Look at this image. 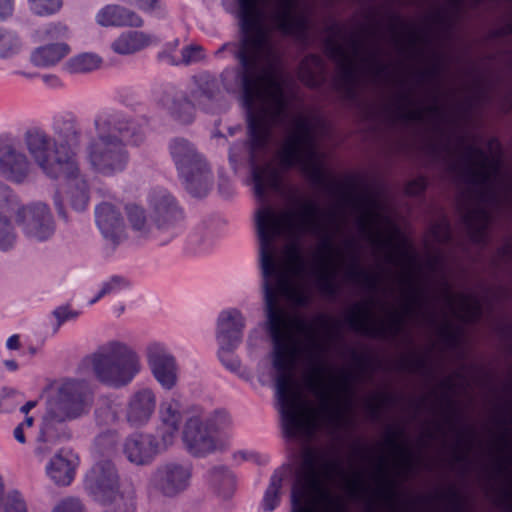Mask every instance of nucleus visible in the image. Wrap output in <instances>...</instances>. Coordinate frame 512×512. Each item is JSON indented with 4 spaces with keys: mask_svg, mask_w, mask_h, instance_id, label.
I'll return each mask as SVG.
<instances>
[{
    "mask_svg": "<svg viewBox=\"0 0 512 512\" xmlns=\"http://www.w3.org/2000/svg\"><path fill=\"white\" fill-rule=\"evenodd\" d=\"M265 308L273 341V366L284 432L311 440L323 426L337 428L343 419L341 394L349 390L351 375L341 371L325 380L328 367L321 361L327 350L320 336L329 337L332 322L318 314L311 322L287 314L278 306L277 286L264 281Z\"/></svg>",
    "mask_w": 512,
    "mask_h": 512,
    "instance_id": "f257e3e1",
    "label": "nucleus"
},
{
    "mask_svg": "<svg viewBox=\"0 0 512 512\" xmlns=\"http://www.w3.org/2000/svg\"><path fill=\"white\" fill-rule=\"evenodd\" d=\"M320 217V208L311 200L301 202L298 211L277 212L265 205L256 213L260 242V261L264 281L276 276L277 290L288 300L306 305L309 297L304 287L307 263L302 255L300 239L309 233L319 239L317 260L332 263L338 257L334 246L335 232L342 228L336 223V211Z\"/></svg>",
    "mask_w": 512,
    "mask_h": 512,
    "instance_id": "f03ea898",
    "label": "nucleus"
},
{
    "mask_svg": "<svg viewBox=\"0 0 512 512\" xmlns=\"http://www.w3.org/2000/svg\"><path fill=\"white\" fill-rule=\"evenodd\" d=\"M480 145L476 137L459 136L434 148V157L443 163L448 175L468 186L463 218L472 241L478 244L485 241L490 210L512 202V171L504 174L499 157L488 156ZM499 258L512 264V241L501 248Z\"/></svg>",
    "mask_w": 512,
    "mask_h": 512,
    "instance_id": "7ed1b4c3",
    "label": "nucleus"
},
{
    "mask_svg": "<svg viewBox=\"0 0 512 512\" xmlns=\"http://www.w3.org/2000/svg\"><path fill=\"white\" fill-rule=\"evenodd\" d=\"M271 6L263 7L260 27L265 35V43L259 45L251 53L244 55L243 33H241L240 48L235 53L242 65L241 85L245 106L247 107L248 122H286L288 101L283 91V79L280 72V52L272 37L265 20L282 33L298 38L305 36L307 18L303 9L299 8V0H295L292 14L302 18L299 29L285 31L272 18Z\"/></svg>",
    "mask_w": 512,
    "mask_h": 512,
    "instance_id": "20e7f679",
    "label": "nucleus"
},
{
    "mask_svg": "<svg viewBox=\"0 0 512 512\" xmlns=\"http://www.w3.org/2000/svg\"><path fill=\"white\" fill-rule=\"evenodd\" d=\"M345 203L357 212L356 223L360 233L374 247L385 261L402 270L400 313L404 318L413 319L427 326H435L438 322V311L435 303L426 300L424 289L417 285L412 277L411 269L415 263V255L406 247L404 240H397L398 230L391 225L381 200L372 194H345Z\"/></svg>",
    "mask_w": 512,
    "mask_h": 512,
    "instance_id": "39448f33",
    "label": "nucleus"
},
{
    "mask_svg": "<svg viewBox=\"0 0 512 512\" xmlns=\"http://www.w3.org/2000/svg\"><path fill=\"white\" fill-rule=\"evenodd\" d=\"M336 478L353 498L366 491L361 471L349 476L329 450L305 447L292 490V502L298 506L293 512H346L343 497L327 487V482Z\"/></svg>",
    "mask_w": 512,
    "mask_h": 512,
    "instance_id": "423d86ee",
    "label": "nucleus"
},
{
    "mask_svg": "<svg viewBox=\"0 0 512 512\" xmlns=\"http://www.w3.org/2000/svg\"><path fill=\"white\" fill-rule=\"evenodd\" d=\"M325 51L337 66L336 86L347 94L353 93L360 77L385 81L394 74L393 64L376 36L353 32L340 39L331 37Z\"/></svg>",
    "mask_w": 512,
    "mask_h": 512,
    "instance_id": "0eeeda50",
    "label": "nucleus"
},
{
    "mask_svg": "<svg viewBox=\"0 0 512 512\" xmlns=\"http://www.w3.org/2000/svg\"><path fill=\"white\" fill-rule=\"evenodd\" d=\"M323 119L315 114H298L288 126L278 151L282 169L299 166L315 183L324 180L323 154L318 150V137L324 131Z\"/></svg>",
    "mask_w": 512,
    "mask_h": 512,
    "instance_id": "6e6552de",
    "label": "nucleus"
},
{
    "mask_svg": "<svg viewBox=\"0 0 512 512\" xmlns=\"http://www.w3.org/2000/svg\"><path fill=\"white\" fill-rule=\"evenodd\" d=\"M96 135L85 148L91 169L104 176L122 172L128 163L125 139L130 133L128 122L114 115H100L95 120Z\"/></svg>",
    "mask_w": 512,
    "mask_h": 512,
    "instance_id": "1a4fd4ad",
    "label": "nucleus"
},
{
    "mask_svg": "<svg viewBox=\"0 0 512 512\" xmlns=\"http://www.w3.org/2000/svg\"><path fill=\"white\" fill-rule=\"evenodd\" d=\"M95 379L102 385L121 389L128 386L140 373V356L121 341H108L86 357Z\"/></svg>",
    "mask_w": 512,
    "mask_h": 512,
    "instance_id": "9d476101",
    "label": "nucleus"
},
{
    "mask_svg": "<svg viewBox=\"0 0 512 512\" xmlns=\"http://www.w3.org/2000/svg\"><path fill=\"white\" fill-rule=\"evenodd\" d=\"M295 0H238L241 33H243L244 55H251L259 45L265 42L260 27L263 7L270 5L272 18L285 31L297 30L302 18L292 14Z\"/></svg>",
    "mask_w": 512,
    "mask_h": 512,
    "instance_id": "9b49d317",
    "label": "nucleus"
},
{
    "mask_svg": "<svg viewBox=\"0 0 512 512\" xmlns=\"http://www.w3.org/2000/svg\"><path fill=\"white\" fill-rule=\"evenodd\" d=\"M443 65V61L437 57L432 65L416 72L414 83H409L406 79L399 81V87L392 100V113L395 120L405 123L412 121L427 123L430 119L441 116L439 105L436 102L426 104L417 96V89L425 82L439 78Z\"/></svg>",
    "mask_w": 512,
    "mask_h": 512,
    "instance_id": "f8f14e48",
    "label": "nucleus"
},
{
    "mask_svg": "<svg viewBox=\"0 0 512 512\" xmlns=\"http://www.w3.org/2000/svg\"><path fill=\"white\" fill-rule=\"evenodd\" d=\"M492 413L499 433L495 439L496 455L493 459L489 479L506 476L512 467V370L493 389Z\"/></svg>",
    "mask_w": 512,
    "mask_h": 512,
    "instance_id": "ddd939ff",
    "label": "nucleus"
},
{
    "mask_svg": "<svg viewBox=\"0 0 512 512\" xmlns=\"http://www.w3.org/2000/svg\"><path fill=\"white\" fill-rule=\"evenodd\" d=\"M93 401L94 393L87 381L67 379L47 400L44 417L62 426L66 421L75 420L88 414Z\"/></svg>",
    "mask_w": 512,
    "mask_h": 512,
    "instance_id": "4468645a",
    "label": "nucleus"
},
{
    "mask_svg": "<svg viewBox=\"0 0 512 512\" xmlns=\"http://www.w3.org/2000/svg\"><path fill=\"white\" fill-rule=\"evenodd\" d=\"M435 301L443 305L439 334L450 345L458 342V333L454 329L449 315L464 322H473L480 318L482 309L477 295L472 292L454 293L447 280H444L440 290L434 295Z\"/></svg>",
    "mask_w": 512,
    "mask_h": 512,
    "instance_id": "2eb2a0df",
    "label": "nucleus"
},
{
    "mask_svg": "<svg viewBox=\"0 0 512 512\" xmlns=\"http://www.w3.org/2000/svg\"><path fill=\"white\" fill-rule=\"evenodd\" d=\"M25 146L38 166L51 178L62 173L77 172V161L67 151H60L57 143L44 131L31 128L24 135Z\"/></svg>",
    "mask_w": 512,
    "mask_h": 512,
    "instance_id": "dca6fc26",
    "label": "nucleus"
},
{
    "mask_svg": "<svg viewBox=\"0 0 512 512\" xmlns=\"http://www.w3.org/2000/svg\"><path fill=\"white\" fill-rule=\"evenodd\" d=\"M375 304L374 297L365 304L356 303L346 316V322L355 331L373 338H394L404 328L406 319L397 309L390 310L386 319L376 318L371 306Z\"/></svg>",
    "mask_w": 512,
    "mask_h": 512,
    "instance_id": "f3484780",
    "label": "nucleus"
},
{
    "mask_svg": "<svg viewBox=\"0 0 512 512\" xmlns=\"http://www.w3.org/2000/svg\"><path fill=\"white\" fill-rule=\"evenodd\" d=\"M191 479L192 467L188 463L165 461L152 471L147 481V493L164 501L175 500L188 490Z\"/></svg>",
    "mask_w": 512,
    "mask_h": 512,
    "instance_id": "a211bd4d",
    "label": "nucleus"
},
{
    "mask_svg": "<svg viewBox=\"0 0 512 512\" xmlns=\"http://www.w3.org/2000/svg\"><path fill=\"white\" fill-rule=\"evenodd\" d=\"M224 415L190 417L183 430V441L190 454L197 457L206 456L224 447L217 434L225 427Z\"/></svg>",
    "mask_w": 512,
    "mask_h": 512,
    "instance_id": "6ab92c4d",
    "label": "nucleus"
},
{
    "mask_svg": "<svg viewBox=\"0 0 512 512\" xmlns=\"http://www.w3.org/2000/svg\"><path fill=\"white\" fill-rule=\"evenodd\" d=\"M85 487L99 503H111L118 496L119 475L115 465L110 460L96 462L85 476Z\"/></svg>",
    "mask_w": 512,
    "mask_h": 512,
    "instance_id": "aec40b11",
    "label": "nucleus"
},
{
    "mask_svg": "<svg viewBox=\"0 0 512 512\" xmlns=\"http://www.w3.org/2000/svg\"><path fill=\"white\" fill-rule=\"evenodd\" d=\"M392 40L400 53L409 57L422 56L432 45V27L427 23H407L401 30L393 31Z\"/></svg>",
    "mask_w": 512,
    "mask_h": 512,
    "instance_id": "412c9836",
    "label": "nucleus"
},
{
    "mask_svg": "<svg viewBox=\"0 0 512 512\" xmlns=\"http://www.w3.org/2000/svg\"><path fill=\"white\" fill-rule=\"evenodd\" d=\"M11 204L17 207L16 221L28 237L45 240L52 235V215L45 204L36 203L26 207H18L16 201Z\"/></svg>",
    "mask_w": 512,
    "mask_h": 512,
    "instance_id": "4be33fe9",
    "label": "nucleus"
},
{
    "mask_svg": "<svg viewBox=\"0 0 512 512\" xmlns=\"http://www.w3.org/2000/svg\"><path fill=\"white\" fill-rule=\"evenodd\" d=\"M146 358L157 382L167 390L172 389L177 382L174 356L163 345L153 342L146 347Z\"/></svg>",
    "mask_w": 512,
    "mask_h": 512,
    "instance_id": "5701e85b",
    "label": "nucleus"
},
{
    "mask_svg": "<svg viewBox=\"0 0 512 512\" xmlns=\"http://www.w3.org/2000/svg\"><path fill=\"white\" fill-rule=\"evenodd\" d=\"M95 221L103 238L114 248L126 238L124 218L118 208L103 202L95 208Z\"/></svg>",
    "mask_w": 512,
    "mask_h": 512,
    "instance_id": "b1692460",
    "label": "nucleus"
},
{
    "mask_svg": "<svg viewBox=\"0 0 512 512\" xmlns=\"http://www.w3.org/2000/svg\"><path fill=\"white\" fill-rule=\"evenodd\" d=\"M156 408V396L152 389L141 388L135 391L126 407V420L132 426H141L152 417Z\"/></svg>",
    "mask_w": 512,
    "mask_h": 512,
    "instance_id": "393cba45",
    "label": "nucleus"
},
{
    "mask_svg": "<svg viewBox=\"0 0 512 512\" xmlns=\"http://www.w3.org/2000/svg\"><path fill=\"white\" fill-rule=\"evenodd\" d=\"M157 103L174 118L189 123L194 116V105L186 94L174 87L163 88L156 94Z\"/></svg>",
    "mask_w": 512,
    "mask_h": 512,
    "instance_id": "a878e982",
    "label": "nucleus"
},
{
    "mask_svg": "<svg viewBox=\"0 0 512 512\" xmlns=\"http://www.w3.org/2000/svg\"><path fill=\"white\" fill-rule=\"evenodd\" d=\"M127 460L135 465L150 463L158 452L154 436L149 434H133L128 437L123 446Z\"/></svg>",
    "mask_w": 512,
    "mask_h": 512,
    "instance_id": "bb28decb",
    "label": "nucleus"
},
{
    "mask_svg": "<svg viewBox=\"0 0 512 512\" xmlns=\"http://www.w3.org/2000/svg\"><path fill=\"white\" fill-rule=\"evenodd\" d=\"M149 204L158 228L170 226L181 218L179 208L166 191H153L149 197Z\"/></svg>",
    "mask_w": 512,
    "mask_h": 512,
    "instance_id": "cd10ccee",
    "label": "nucleus"
},
{
    "mask_svg": "<svg viewBox=\"0 0 512 512\" xmlns=\"http://www.w3.org/2000/svg\"><path fill=\"white\" fill-rule=\"evenodd\" d=\"M76 460L70 450L61 449L48 462L46 473L56 485L67 486L74 478Z\"/></svg>",
    "mask_w": 512,
    "mask_h": 512,
    "instance_id": "c85d7f7f",
    "label": "nucleus"
},
{
    "mask_svg": "<svg viewBox=\"0 0 512 512\" xmlns=\"http://www.w3.org/2000/svg\"><path fill=\"white\" fill-rule=\"evenodd\" d=\"M95 19L103 27H141L143 25V19L136 12L116 4L101 8Z\"/></svg>",
    "mask_w": 512,
    "mask_h": 512,
    "instance_id": "c756f323",
    "label": "nucleus"
},
{
    "mask_svg": "<svg viewBox=\"0 0 512 512\" xmlns=\"http://www.w3.org/2000/svg\"><path fill=\"white\" fill-rule=\"evenodd\" d=\"M29 161L25 154L12 146L0 151V173L14 182H22L28 175Z\"/></svg>",
    "mask_w": 512,
    "mask_h": 512,
    "instance_id": "7c9ffc66",
    "label": "nucleus"
},
{
    "mask_svg": "<svg viewBox=\"0 0 512 512\" xmlns=\"http://www.w3.org/2000/svg\"><path fill=\"white\" fill-rule=\"evenodd\" d=\"M170 154L179 172L187 173V170L202 163L204 158L195 146L184 138H175L170 144Z\"/></svg>",
    "mask_w": 512,
    "mask_h": 512,
    "instance_id": "2f4dec72",
    "label": "nucleus"
},
{
    "mask_svg": "<svg viewBox=\"0 0 512 512\" xmlns=\"http://www.w3.org/2000/svg\"><path fill=\"white\" fill-rule=\"evenodd\" d=\"M181 178L184 180L187 191L195 197H203L207 195L213 185V175L206 161L199 163L182 173Z\"/></svg>",
    "mask_w": 512,
    "mask_h": 512,
    "instance_id": "473e14b6",
    "label": "nucleus"
},
{
    "mask_svg": "<svg viewBox=\"0 0 512 512\" xmlns=\"http://www.w3.org/2000/svg\"><path fill=\"white\" fill-rule=\"evenodd\" d=\"M160 419L163 429L162 440L165 446L171 445L182 422L180 403L173 399L163 402L160 406Z\"/></svg>",
    "mask_w": 512,
    "mask_h": 512,
    "instance_id": "72a5a7b5",
    "label": "nucleus"
},
{
    "mask_svg": "<svg viewBox=\"0 0 512 512\" xmlns=\"http://www.w3.org/2000/svg\"><path fill=\"white\" fill-rule=\"evenodd\" d=\"M244 320L238 310L221 313L218 320V339L222 345L230 346L240 341Z\"/></svg>",
    "mask_w": 512,
    "mask_h": 512,
    "instance_id": "f704fd0d",
    "label": "nucleus"
},
{
    "mask_svg": "<svg viewBox=\"0 0 512 512\" xmlns=\"http://www.w3.org/2000/svg\"><path fill=\"white\" fill-rule=\"evenodd\" d=\"M57 423L44 417L40 434L36 439L35 453L40 458H45L53 451L56 439H70L71 433L65 425L56 428Z\"/></svg>",
    "mask_w": 512,
    "mask_h": 512,
    "instance_id": "c9c22d12",
    "label": "nucleus"
},
{
    "mask_svg": "<svg viewBox=\"0 0 512 512\" xmlns=\"http://www.w3.org/2000/svg\"><path fill=\"white\" fill-rule=\"evenodd\" d=\"M255 194L264 199L267 191H280L281 171L272 164L253 166Z\"/></svg>",
    "mask_w": 512,
    "mask_h": 512,
    "instance_id": "e433bc0d",
    "label": "nucleus"
},
{
    "mask_svg": "<svg viewBox=\"0 0 512 512\" xmlns=\"http://www.w3.org/2000/svg\"><path fill=\"white\" fill-rule=\"evenodd\" d=\"M155 41V37L143 31H128L121 33L112 43L114 52L121 55L136 53Z\"/></svg>",
    "mask_w": 512,
    "mask_h": 512,
    "instance_id": "4c0bfd02",
    "label": "nucleus"
},
{
    "mask_svg": "<svg viewBox=\"0 0 512 512\" xmlns=\"http://www.w3.org/2000/svg\"><path fill=\"white\" fill-rule=\"evenodd\" d=\"M61 176L67 179V196L71 206L77 211L84 210L89 201V189L86 180L80 175L79 167L76 173H62Z\"/></svg>",
    "mask_w": 512,
    "mask_h": 512,
    "instance_id": "58836bf2",
    "label": "nucleus"
},
{
    "mask_svg": "<svg viewBox=\"0 0 512 512\" xmlns=\"http://www.w3.org/2000/svg\"><path fill=\"white\" fill-rule=\"evenodd\" d=\"M70 53V47L64 42L50 43L36 48L31 61L38 67H50L60 62Z\"/></svg>",
    "mask_w": 512,
    "mask_h": 512,
    "instance_id": "ea45409f",
    "label": "nucleus"
},
{
    "mask_svg": "<svg viewBox=\"0 0 512 512\" xmlns=\"http://www.w3.org/2000/svg\"><path fill=\"white\" fill-rule=\"evenodd\" d=\"M323 61L316 55L306 57L299 68V78L309 87L319 86L323 80Z\"/></svg>",
    "mask_w": 512,
    "mask_h": 512,
    "instance_id": "a19ab883",
    "label": "nucleus"
},
{
    "mask_svg": "<svg viewBox=\"0 0 512 512\" xmlns=\"http://www.w3.org/2000/svg\"><path fill=\"white\" fill-rule=\"evenodd\" d=\"M54 131L57 136L54 141L57 143L59 150L69 152L75 159L72 149L79 144V129L72 122L66 121L55 125Z\"/></svg>",
    "mask_w": 512,
    "mask_h": 512,
    "instance_id": "79ce46f5",
    "label": "nucleus"
},
{
    "mask_svg": "<svg viewBox=\"0 0 512 512\" xmlns=\"http://www.w3.org/2000/svg\"><path fill=\"white\" fill-rule=\"evenodd\" d=\"M120 405L116 400L102 398L94 411L95 422L100 427H109L120 419Z\"/></svg>",
    "mask_w": 512,
    "mask_h": 512,
    "instance_id": "37998d69",
    "label": "nucleus"
},
{
    "mask_svg": "<svg viewBox=\"0 0 512 512\" xmlns=\"http://www.w3.org/2000/svg\"><path fill=\"white\" fill-rule=\"evenodd\" d=\"M126 213L130 226L138 237H147L153 232L154 225L148 220L146 212L142 207L136 204L128 205Z\"/></svg>",
    "mask_w": 512,
    "mask_h": 512,
    "instance_id": "c03bdc74",
    "label": "nucleus"
},
{
    "mask_svg": "<svg viewBox=\"0 0 512 512\" xmlns=\"http://www.w3.org/2000/svg\"><path fill=\"white\" fill-rule=\"evenodd\" d=\"M374 472L373 478L380 485L379 493L386 499L391 500L394 497L393 483L388 478V459L381 454L372 458Z\"/></svg>",
    "mask_w": 512,
    "mask_h": 512,
    "instance_id": "a18cd8bd",
    "label": "nucleus"
},
{
    "mask_svg": "<svg viewBox=\"0 0 512 512\" xmlns=\"http://www.w3.org/2000/svg\"><path fill=\"white\" fill-rule=\"evenodd\" d=\"M211 483L220 497L229 499L235 489V480L232 473L224 468H215L211 474Z\"/></svg>",
    "mask_w": 512,
    "mask_h": 512,
    "instance_id": "49530a36",
    "label": "nucleus"
},
{
    "mask_svg": "<svg viewBox=\"0 0 512 512\" xmlns=\"http://www.w3.org/2000/svg\"><path fill=\"white\" fill-rule=\"evenodd\" d=\"M195 90L193 96L196 99H213L219 92L217 80L208 74H199L193 78Z\"/></svg>",
    "mask_w": 512,
    "mask_h": 512,
    "instance_id": "de8ad7c7",
    "label": "nucleus"
},
{
    "mask_svg": "<svg viewBox=\"0 0 512 512\" xmlns=\"http://www.w3.org/2000/svg\"><path fill=\"white\" fill-rule=\"evenodd\" d=\"M337 264L344 267L345 276L348 280L358 283L364 274L365 268L360 266L357 253H350L348 257L344 253H338Z\"/></svg>",
    "mask_w": 512,
    "mask_h": 512,
    "instance_id": "09e8293b",
    "label": "nucleus"
},
{
    "mask_svg": "<svg viewBox=\"0 0 512 512\" xmlns=\"http://www.w3.org/2000/svg\"><path fill=\"white\" fill-rule=\"evenodd\" d=\"M100 63L101 60L98 56L85 53L69 59L66 67L72 73H85L97 69Z\"/></svg>",
    "mask_w": 512,
    "mask_h": 512,
    "instance_id": "8fccbe9b",
    "label": "nucleus"
},
{
    "mask_svg": "<svg viewBox=\"0 0 512 512\" xmlns=\"http://www.w3.org/2000/svg\"><path fill=\"white\" fill-rule=\"evenodd\" d=\"M285 476L284 471H277L271 477L270 484L264 496V509L272 511L279 503V492L282 487V481Z\"/></svg>",
    "mask_w": 512,
    "mask_h": 512,
    "instance_id": "3c124183",
    "label": "nucleus"
},
{
    "mask_svg": "<svg viewBox=\"0 0 512 512\" xmlns=\"http://www.w3.org/2000/svg\"><path fill=\"white\" fill-rule=\"evenodd\" d=\"M385 443L389 448H391L392 452L396 456L398 464L407 470L410 469L413 461L410 449L399 443L397 436L394 434L388 435L385 439Z\"/></svg>",
    "mask_w": 512,
    "mask_h": 512,
    "instance_id": "603ef678",
    "label": "nucleus"
},
{
    "mask_svg": "<svg viewBox=\"0 0 512 512\" xmlns=\"http://www.w3.org/2000/svg\"><path fill=\"white\" fill-rule=\"evenodd\" d=\"M106 506L104 512H135L136 496L133 491L118 496L111 503H101Z\"/></svg>",
    "mask_w": 512,
    "mask_h": 512,
    "instance_id": "864d4df0",
    "label": "nucleus"
},
{
    "mask_svg": "<svg viewBox=\"0 0 512 512\" xmlns=\"http://www.w3.org/2000/svg\"><path fill=\"white\" fill-rule=\"evenodd\" d=\"M0 503L1 512H27L26 502L17 491L10 492L5 498L2 495Z\"/></svg>",
    "mask_w": 512,
    "mask_h": 512,
    "instance_id": "5fc2aeb1",
    "label": "nucleus"
},
{
    "mask_svg": "<svg viewBox=\"0 0 512 512\" xmlns=\"http://www.w3.org/2000/svg\"><path fill=\"white\" fill-rule=\"evenodd\" d=\"M31 11L44 16L57 12L62 7V0H28Z\"/></svg>",
    "mask_w": 512,
    "mask_h": 512,
    "instance_id": "6e6d98bb",
    "label": "nucleus"
},
{
    "mask_svg": "<svg viewBox=\"0 0 512 512\" xmlns=\"http://www.w3.org/2000/svg\"><path fill=\"white\" fill-rule=\"evenodd\" d=\"M15 243V233L11 221L0 214V249L6 250Z\"/></svg>",
    "mask_w": 512,
    "mask_h": 512,
    "instance_id": "4d7b16f0",
    "label": "nucleus"
},
{
    "mask_svg": "<svg viewBox=\"0 0 512 512\" xmlns=\"http://www.w3.org/2000/svg\"><path fill=\"white\" fill-rule=\"evenodd\" d=\"M127 287V282L119 277L114 276L108 281L104 282L98 294L89 301L90 304L96 303L100 298L105 295L116 293Z\"/></svg>",
    "mask_w": 512,
    "mask_h": 512,
    "instance_id": "13d9d810",
    "label": "nucleus"
},
{
    "mask_svg": "<svg viewBox=\"0 0 512 512\" xmlns=\"http://www.w3.org/2000/svg\"><path fill=\"white\" fill-rule=\"evenodd\" d=\"M19 42L16 36L10 32L0 30V56L8 57L17 52Z\"/></svg>",
    "mask_w": 512,
    "mask_h": 512,
    "instance_id": "bf43d9fd",
    "label": "nucleus"
},
{
    "mask_svg": "<svg viewBox=\"0 0 512 512\" xmlns=\"http://www.w3.org/2000/svg\"><path fill=\"white\" fill-rule=\"evenodd\" d=\"M51 512H85V508L79 498L67 497L60 500Z\"/></svg>",
    "mask_w": 512,
    "mask_h": 512,
    "instance_id": "052dcab7",
    "label": "nucleus"
},
{
    "mask_svg": "<svg viewBox=\"0 0 512 512\" xmlns=\"http://www.w3.org/2000/svg\"><path fill=\"white\" fill-rule=\"evenodd\" d=\"M203 48L200 45L192 44L184 47L181 51V63L189 65L204 59Z\"/></svg>",
    "mask_w": 512,
    "mask_h": 512,
    "instance_id": "680f3d73",
    "label": "nucleus"
},
{
    "mask_svg": "<svg viewBox=\"0 0 512 512\" xmlns=\"http://www.w3.org/2000/svg\"><path fill=\"white\" fill-rule=\"evenodd\" d=\"M431 234L436 242L444 243L451 237L450 227L446 219H441L431 227Z\"/></svg>",
    "mask_w": 512,
    "mask_h": 512,
    "instance_id": "e2e57ef3",
    "label": "nucleus"
},
{
    "mask_svg": "<svg viewBox=\"0 0 512 512\" xmlns=\"http://www.w3.org/2000/svg\"><path fill=\"white\" fill-rule=\"evenodd\" d=\"M67 27L61 23L52 24L39 31V37L42 40H53L59 37L65 36L67 34Z\"/></svg>",
    "mask_w": 512,
    "mask_h": 512,
    "instance_id": "0e129e2a",
    "label": "nucleus"
},
{
    "mask_svg": "<svg viewBox=\"0 0 512 512\" xmlns=\"http://www.w3.org/2000/svg\"><path fill=\"white\" fill-rule=\"evenodd\" d=\"M117 435L115 431L108 430L95 438V445L101 450H109L115 446Z\"/></svg>",
    "mask_w": 512,
    "mask_h": 512,
    "instance_id": "69168bd1",
    "label": "nucleus"
},
{
    "mask_svg": "<svg viewBox=\"0 0 512 512\" xmlns=\"http://www.w3.org/2000/svg\"><path fill=\"white\" fill-rule=\"evenodd\" d=\"M319 265L316 269V281L334 280L336 274V268L333 267L332 263L318 261Z\"/></svg>",
    "mask_w": 512,
    "mask_h": 512,
    "instance_id": "338daca9",
    "label": "nucleus"
},
{
    "mask_svg": "<svg viewBox=\"0 0 512 512\" xmlns=\"http://www.w3.org/2000/svg\"><path fill=\"white\" fill-rule=\"evenodd\" d=\"M380 283V275L365 269L364 274L361 276L358 284H361L371 292H375Z\"/></svg>",
    "mask_w": 512,
    "mask_h": 512,
    "instance_id": "774afa93",
    "label": "nucleus"
}]
</instances>
